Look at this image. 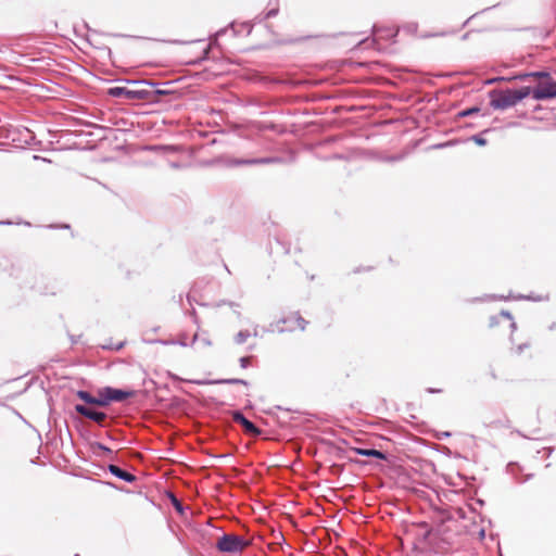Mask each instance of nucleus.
<instances>
[{
	"mask_svg": "<svg viewBox=\"0 0 556 556\" xmlns=\"http://www.w3.org/2000/svg\"><path fill=\"white\" fill-rule=\"evenodd\" d=\"M531 93V89L529 87H523L521 89L516 90H506L497 93L495 98L492 100V105L498 109L507 108L514 105L519 100L528 97Z\"/></svg>",
	"mask_w": 556,
	"mask_h": 556,
	"instance_id": "f257e3e1",
	"label": "nucleus"
},
{
	"mask_svg": "<svg viewBox=\"0 0 556 556\" xmlns=\"http://www.w3.org/2000/svg\"><path fill=\"white\" fill-rule=\"evenodd\" d=\"M249 545V541L235 534H225L218 539L217 548L225 553H238Z\"/></svg>",
	"mask_w": 556,
	"mask_h": 556,
	"instance_id": "f03ea898",
	"label": "nucleus"
},
{
	"mask_svg": "<svg viewBox=\"0 0 556 556\" xmlns=\"http://www.w3.org/2000/svg\"><path fill=\"white\" fill-rule=\"evenodd\" d=\"M99 395L100 406H106L109 403L113 401L125 400L126 397L130 396L131 393L108 387L99 390Z\"/></svg>",
	"mask_w": 556,
	"mask_h": 556,
	"instance_id": "7ed1b4c3",
	"label": "nucleus"
},
{
	"mask_svg": "<svg viewBox=\"0 0 556 556\" xmlns=\"http://www.w3.org/2000/svg\"><path fill=\"white\" fill-rule=\"evenodd\" d=\"M531 93L538 100L556 97V83L545 79Z\"/></svg>",
	"mask_w": 556,
	"mask_h": 556,
	"instance_id": "20e7f679",
	"label": "nucleus"
},
{
	"mask_svg": "<svg viewBox=\"0 0 556 556\" xmlns=\"http://www.w3.org/2000/svg\"><path fill=\"white\" fill-rule=\"evenodd\" d=\"M76 410L78 413H80L81 415L97 421V422H101L104 418H105V414L104 413H101V412H96L89 407H86V406H83V405H77L76 406Z\"/></svg>",
	"mask_w": 556,
	"mask_h": 556,
	"instance_id": "39448f33",
	"label": "nucleus"
},
{
	"mask_svg": "<svg viewBox=\"0 0 556 556\" xmlns=\"http://www.w3.org/2000/svg\"><path fill=\"white\" fill-rule=\"evenodd\" d=\"M235 419H236L238 422H240V424L244 427V429H245L248 432H250V433H252V434H256V433H258V431H257V429L255 428V426H254L251 421H249L248 419H245L242 415H240V414H236V415H235Z\"/></svg>",
	"mask_w": 556,
	"mask_h": 556,
	"instance_id": "423d86ee",
	"label": "nucleus"
},
{
	"mask_svg": "<svg viewBox=\"0 0 556 556\" xmlns=\"http://www.w3.org/2000/svg\"><path fill=\"white\" fill-rule=\"evenodd\" d=\"M355 453L363 455V456H374L383 459L384 455L377 451V450H367V448H354Z\"/></svg>",
	"mask_w": 556,
	"mask_h": 556,
	"instance_id": "0eeeda50",
	"label": "nucleus"
},
{
	"mask_svg": "<svg viewBox=\"0 0 556 556\" xmlns=\"http://www.w3.org/2000/svg\"><path fill=\"white\" fill-rule=\"evenodd\" d=\"M77 395L83 400L85 401L86 403H89V404H94V405H99L100 406V395L98 394V396H91L89 393L85 392V391H79L77 393Z\"/></svg>",
	"mask_w": 556,
	"mask_h": 556,
	"instance_id": "6e6552de",
	"label": "nucleus"
},
{
	"mask_svg": "<svg viewBox=\"0 0 556 556\" xmlns=\"http://www.w3.org/2000/svg\"><path fill=\"white\" fill-rule=\"evenodd\" d=\"M109 93L114 97L126 96L129 98L131 96L130 91H126L124 88H121V87L111 88L109 90Z\"/></svg>",
	"mask_w": 556,
	"mask_h": 556,
	"instance_id": "1a4fd4ad",
	"label": "nucleus"
},
{
	"mask_svg": "<svg viewBox=\"0 0 556 556\" xmlns=\"http://www.w3.org/2000/svg\"><path fill=\"white\" fill-rule=\"evenodd\" d=\"M111 471H112L114 475H116V476H118V477H121V478H124V479H126V480H130V475H128V473H126V472L122 471L119 468H117V467H115V466H111Z\"/></svg>",
	"mask_w": 556,
	"mask_h": 556,
	"instance_id": "9d476101",
	"label": "nucleus"
}]
</instances>
